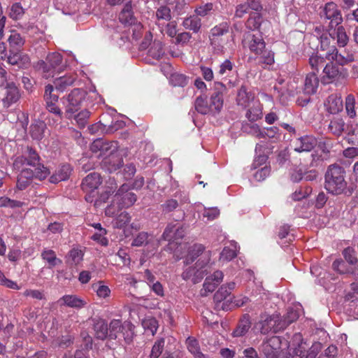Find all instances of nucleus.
<instances>
[{
    "label": "nucleus",
    "mask_w": 358,
    "mask_h": 358,
    "mask_svg": "<svg viewBox=\"0 0 358 358\" xmlns=\"http://www.w3.org/2000/svg\"><path fill=\"white\" fill-rule=\"evenodd\" d=\"M164 347V339L160 338L157 340L154 345L152 346L151 353L150 355V358H158L162 354Z\"/></svg>",
    "instance_id": "nucleus-61"
},
{
    "label": "nucleus",
    "mask_w": 358,
    "mask_h": 358,
    "mask_svg": "<svg viewBox=\"0 0 358 358\" xmlns=\"http://www.w3.org/2000/svg\"><path fill=\"white\" fill-rule=\"evenodd\" d=\"M108 184V185L105 187V191L100 196V199L103 202L108 199L110 195H111L117 187L114 179L110 178Z\"/></svg>",
    "instance_id": "nucleus-56"
},
{
    "label": "nucleus",
    "mask_w": 358,
    "mask_h": 358,
    "mask_svg": "<svg viewBox=\"0 0 358 358\" xmlns=\"http://www.w3.org/2000/svg\"><path fill=\"white\" fill-rule=\"evenodd\" d=\"M294 144L296 152H310L317 145V140L313 136H306L298 138Z\"/></svg>",
    "instance_id": "nucleus-18"
},
{
    "label": "nucleus",
    "mask_w": 358,
    "mask_h": 358,
    "mask_svg": "<svg viewBox=\"0 0 358 358\" xmlns=\"http://www.w3.org/2000/svg\"><path fill=\"white\" fill-rule=\"evenodd\" d=\"M324 58L317 55H312L309 58V64L311 66L313 71L318 72V68L322 66L324 64Z\"/></svg>",
    "instance_id": "nucleus-62"
},
{
    "label": "nucleus",
    "mask_w": 358,
    "mask_h": 358,
    "mask_svg": "<svg viewBox=\"0 0 358 358\" xmlns=\"http://www.w3.org/2000/svg\"><path fill=\"white\" fill-rule=\"evenodd\" d=\"M347 185L344 168L337 164L329 165L324 174V188L327 192L341 195L345 192Z\"/></svg>",
    "instance_id": "nucleus-1"
},
{
    "label": "nucleus",
    "mask_w": 358,
    "mask_h": 358,
    "mask_svg": "<svg viewBox=\"0 0 358 358\" xmlns=\"http://www.w3.org/2000/svg\"><path fill=\"white\" fill-rule=\"evenodd\" d=\"M94 336L99 340H104L108 336L109 329L104 320L98 319L94 322Z\"/></svg>",
    "instance_id": "nucleus-26"
},
{
    "label": "nucleus",
    "mask_w": 358,
    "mask_h": 358,
    "mask_svg": "<svg viewBox=\"0 0 358 358\" xmlns=\"http://www.w3.org/2000/svg\"><path fill=\"white\" fill-rule=\"evenodd\" d=\"M277 318L268 315H262L259 321L256 324L255 327L259 329L263 334H268L271 331L274 332L280 329V327H276Z\"/></svg>",
    "instance_id": "nucleus-14"
},
{
    "label": "nucleus",
    "mask_w": 358,
    "mask_h": 358,
    "mask_svg": "<svg viewBox=\"0 0 358 358\" xmlns=\"http://www.w3.org/2000/svg\"><path fill=\"white\" fill-rule=\"evenodd\" d=\"M354 60V54L350 51H346L345 50L342 52L338 51V54H336L335 62L341 66L347 65L349 63L352 62Z\"/></svg>",
    "instance_id": "nucleus-37"
},
{
    "label": "nucleus",
    "mask_w": 358,
    "mask_h": 358,
    "mask_svg": "<svg viewBox=\"0 0 358 358\" xmlns=\"http://www.w3.org/2000/svg\"><path fill=\"white\" fill-rule=\"evenodd\" d=\"M254 95L248 91L245 86H241L238 90L236 96V103L242 107L250 106V104L254 102Z\"/></svg>",
    "instance_id": "nucleus-24"
},
{
    "label": "nucleus",
    "mask_w": 358,
    "mask_h": 358,
    "mask_svg": "<svg viewBox=\"0 0 358 358\" xmlns=\"http://www.w3.org/2000/svg\"><path fill=\"white\" fill-rule=\"evenodd\" d=\"M57 302L60 306H65L76 309L82 308L87 304V302L84 299L73 294L64 295L61 297Z\"/></svg>",
    "instance_id": "nucleus-20"
},
{
    "label": "nucleus",
    "mask_w": 358,
    "mask_h": 358,
    "mask_svg": "<svg viewBox=\"0 0 358 358\" xmlns=\"http://www.w3.org/2000/svg\"><path fill=\"white\" fill-rule=\"evenodd\" d=\"M34 178V171L31 169H23L17 176V188L20 190H24L31 183Z\"/></svg>",
    "instance_id": "nucleus-22"
},
{
    "label": "nucleus",
    "mask_w": 358,
    "mask_h": 358,
    "mask_svg": "<svg viewBox=\"0 0 358 358\" xmlns=\"http://www.w3.org/2000/svg\"><path fill=\"white\" fill-rule=\"evenodd\" d=\"M76 79V76L73 74L65 75L55 78L54 85L56 90L63 92L67 87L73 84Z\"/></svg>",
    "instance_id": "nucleus-31"
},
{
    "label": "nucleus",
    "mask_w": 358,
    "mask_h": 358,
    "mask_svg": "<svg viewBox=\"0 0 358 358\" xmlns=\"http://www.w3.org/2000/svg\"><path fill=\"white\" fill-rule=\"evenodd\" d=\"M195 109L201 114H208L211 112L210 103L206 97L199 96L196 98L194 103Z\"/></svg>",
    "instance_id": "nucleus-38"
},
{
    "label": "nucleus",
    "mask_w": 358,
    "mask_h": 358,
    "mask_svg": "<svg viewBox=\"0 0 358 358\" xmlns=\"http://www.w3.org/2000/svg\"><path fill=\"white\" fill-rule=\"evenodd\" d=\"M224 274L221 271H216L213 275L208 276L203 285V289L201 290V295L206 296L208 293L215 290L217 287L222 282Z\"/></svg>",
    "instance_id": "nucleus-11"
},
{
    "label": "nucleus",
    "mask_w": 358,
    "mask_h": 358,
    "mask_svg": "<svg viewBox=\"0 0 358 358\" xmlns=\"http://www.w3.org/2000/svg\"><path fill=\"white\" fill-rule=\"evenodd\" d=\"M101 183V178L99 173H91L88 174L83 180L81 186L83 191L86 192H93Z\"/></svg>",
    "instance_id": "nucleus-17"
},
{
    "label": "nucleus",
    "mask_w": 358,
    "mask_h": 358,
    "mask_svg": "<svg viewBox=\"0 0 358 358\" xmlns=\"http://www.w3.org/2000/svg\"><path fill=\"white\" fill-rule=\"evenodd\" d=\"M123 322L120 320H113L110 321L108 327V337L110 339H116L118 335H120Z\"/></svg>",
    "instance_id": "nucleus-40"
},
{
    "label": "nucleus",
    "mask_w": 358,
    "mask_h": 358,
    "mask_svg": "<svg viewBox=\"0 0 358 358\" xmlns=\"http://www.w3.org/2000/svg\"><path fill=\"white\" fill-rule=\"evenodd\" d=\"M185 29L192 31L194 33L199 31L201 27V19L196 15L185 17L182 23Z\"/></svg>",
    "instance_id": "nucleus-33"
},
{
    "label": "nucleus",
    "mask_w": 358,
    "mask_h": 358,
    "mask_svg": "<svg viewBox=\"0 0 358 358\" xmlns=\"http://www.w3.org/2000/svg\"><path fill=\"white\" fill-rule=\"evenodd\" d=\"M281 338L279 336H272L264 341L260 349L266 358H278L281 351Z\"/></svg>",
    "instance_id": "nucleus-8"
},
{
    "label": "nucleus",
    "mask_w": 358,
    "mask_h": 358,
    "mask_svg": "<svg viewBox=\"0 0 358 358\" xmlns=\"http://www.w3.org/2000/svg\"><path fill=\"white\" fill-rule=\"evenodd\" d=\"M185 235V228L178 224H169L167 225L162 236L164 241H176L182 239Z\"/></svg>",
    "instance_id": "nucleus-12"
},
{
    "label": "nucleus",
    "mask_w": 358,
    "mask_h": 358,
    "mask_svg": "<svg viewBox=\"0 0 358 358\" xmlns=\"http://www.w3.org/2000/svg\"><path fill=\"white\" fill-rule=\"evenodd\" d=\"M117 215V217L113 221V226L115 228L122 229L130 222L131 217L129 213L125 211L121 212Z\"/></svg>",
    "instance_id": "nucleus-43"
},
{
    "label": "nucleus",
    "mask_w": 358,
    "mask_h": 358,
    "mask_svg": "<svg viewBox=\"0 0 358 358\" xmlns=\"http://www.w3.org/2000/svg\"><path fill=\"white\" fill-rule=\"evenodd\" d=\"M229 23H227V22H222L211 29L210 38H213V40L214 41V44L216 45L215 43H217L216 39L227 34L229 32Z\"/></svg>",
    "instance_id": "nucleus-35"
},
{
    "label": "nucleus",
    "mask_w": 358,
    "mask_h": 358,
    "mask_svg": "<svg viewBox=\"0 0 358 358\" xmlns=\"http://www.w3.org/2000/svg\"><path fill=\"white\" fill-rule=\"evenodd\" d=\"M155 17L157 21H170L171 19L170 8L167 6H160L155 11Z\"/></svg>",
    "instance_id": "nucleus-41"
},
{
    "label": "nucleus",
    "mask_w": 358,
    "mask_h": 358,
    "mask_svg": "<svg viewBox=\"0 0 358 358\" xmlns=\"http://www.w3.org/2000/svg\"><path fill=\"white\" fill-rule=\"evenodd\" d=\"M41 158L38 154L32 148L25 147L20 155L13 157V167L15 170H20L24 165L36 166L40 162Z\"/></svg>",
    "instance_id": "nucleus-4"
},
{
    "label": "nucleus",
    "mask_w": 358,
    "mask_h": 358,
    "mask_svg": "<svg viewBox=\"0 0 358 358\" xmlns=\"http://www.w3.org/2000/svg\"><path fill=\"white\" fill-rule=\"evenodd\" d=\"M345 110L350 118H354L356 116L355 99L352 94H348L345 98Z\"/></svg>",
    "instance_id": "nucleus-50"
},
{
    "label": "nucleus",
    "mask_w": 358,
    "mask_h": 358,
    "mask_svg": "<svg viewBox=\"0 0 358 358\" xmlns=\"http://www.w3.org/2000/svg\"><path fill=\"white\" fill-rule=\"evenodd\" d=\"M82 251L77 248L71 249L68 255V262L73 264H78L83 259Z\"/></svg>",
    "instance_id": "nucleus-60"
},
{
    "label": "nucleus",
    "mask_w": 358,
    "mask_h": 358,
    "mask_svg": "<svg viewBox=\"0 0 358 358\" xmlns=\"http://www.w3.org/2000/svg\"><path fill=\"white\" fill-rule=\"evenodd\" d=\"M163 45L159 41H155L149 50V55L154 59H159L164 55Z\"/></svg>",
    "instance_id": "nucleus-54"
},
{
    "label": "nucleus",
    "mask_w": 358,
    "mask_h": 358,
    "mask_svg": "<svg viewBox=\"0 0 358 358\" xmlns=\"http://www.w3.org/2000/svg\"><path fill=\"white\" fill-rule=\"evenodd\" d=\"M62 62V56L58 52H52L47 55L45 61H40L38 68L42 71L43 77L49 78L54 77L55 72L60 70V64Z\"/></svg>",
    "instance_id": "nucleus-3"
},
{
    "label": "nucleus",
    "mask_w": 358,
    "mask_h": 358,
    "mask_svg": "<svg viewBox=\"0 0 358 358\" xmlns=\"http://www.w3.org/2000/svg\"><path fill=\"white\" fill-rule=\"evenodd\" d=\"M114 198L115 199L117 204L124 208H127L133 206L137 200L136 195L129 191V187L126 184L122 185L118 189Z\"/></svg>",
    "instance_id": "nucleus-9"
},
{
    "label": "nucleus",
    "mask_w": 358,
    "mask_h": 358,
    "mask_svg": "<svg viewBox=\"0 0 358 358\" xmlns=\"http://www.w3.org/2000/svg\"><path fill=\"white\" fill-rule=\"evenodd\" d=\"M86 95L87 92L85 90L76 88L66 96V115L67 118L71 119L73 113L80 108Z\"/></svg>",
    "instance_id": "nucleus-7"
},
{
    "label": "nucleus",
    "mask_w": 358,
    "mask_h": 358,
    "mask_svg": "<svg viewBox=\"0 0 358 358\" xmlns=\"http://www.w3.org/2000/svg\"><path fill=\"white\" fill-rule=\"evenodd\" d=\"M262 22V16L259 13H252L246 22V27L252 30L258 29Z\"/></svg>",
    "instance_id": "nucleus-45"
},
{
    "label": "nucleus",
    "mask_w": 358,
    "mask_h": 358,
    "mask_svg": "<svg viewBox=\"0 0 358 358\" xmlns=\"http://www.w3.org/2000/svg\"><path fill=\"white\" fill-rule=\"evenodd\" d=\"M150 234L145 231L139 232L132 241L131 245L135 247H142L149 243Z\"/></svg>",
    "instance_id": "nucleus-48"
},
{
    "label": "nucleus",
    "mask_w": 358,
    "mask_h": 358,
    "mask_svg": "<svg viewBox=\"0 0 358 358\" xmlns=\"http://www.w3.org/2000/svg\"><path fill=\"white\" fill-rule=\"evenodd\" d=\"M41 257L48 264L49 268H52L62 263V260L57 257L55 252L51 249L43 250Z\"/></svg>",
    "instance_id": "nucleus-29"
},
{
    "label": "nucleus",
    "mask_w": 358,
    "mask_h": 358,
    "mask_svg": "<svg viewBox=\"0 0 358 358\" xmlns=\"http://www.w3.org/2000/svg\"><path fill=\"white\" fill-rule=\"evenodd\" d=\"M134 326L130 322H123L120 335L127 343H129L132 341L134 335Z\"/></svg>",
    "instance_id": "nucleus-39"
},
{
    "label": "nucleus",
    "mask_w": 358,
    "mask_h": 358,
    "mask_svg": "<svg viewBox=\"0 0 358 358\" xmlns=\"http://www.w3.org/2000/svg\"><path fill=\"white\" fill-rule=\"evenodd\" d=\"M300 315V312L298 309L294 308H289L287 310V314L284 316V319L279 325H280V329H285L291 323L296 321Z\"/></svg>",
    "instance_id": "nucleus-36"
},
{
    "label": "nucleus",
    "mask_w": 358,
    "mask_h": 358,
    "mask_svg": "<svg viewBox=\"0 0 358 358\" xmlns=\"http://www.w3.org/2000/svg\"><path fill=\"white\" fill-rule=\"evenodd\" d=\"M243 129L244 132L250 134L253 136H255L258 138H262L264 136L262 130L257 124H246L243 125Z\"/></svg>",
    "instance_id": "nucleus-47"
},
{
    "label": "nucleus",
    "mask_w": 358,
    "mask_h": 358,
    "mask_svg": "<svg viewBox=\"0 0 358 358\" xmlns=\"http://www.w3.org/2000/svg\"><path fill=\"white\" fill-rule=\"evenodd\" d=\"M73 338L71 336L66 335L58 337L52 342L54 348H66L73 344Z\"/></svg>",
    "instance_id": "nucleus-46"
},
{
    "label": "nucleus",
    "mask_w": 358,
    "mask_h": 358,
    "mask_svg": "<svg viewBox=\"0 0 358 358\" xmlns=\"http://www.w3.org/2000/svg\"><path fill=\"white\" fill-rule=\"evenodd\" d=\"M187 344L189 351L193 354L196 358H204V355L200 352L199 343L196 340L189 338Z\"/></svg>",
    "instance_id": "nucleus-57"
},
{
    "label": "nucleus",
    "mask_w": 358,
    "mask_h": 358,
    "mask_svg": "<svg viewBox=\"0 0 358 358\" xmlns=\"http://www.w3.org/2000/svg\"><path fill=\"white\" fill-rule=\"evenodd\" d=\"M259 55H260V59L264 64L271 65L274 63V53L271 50L265 48Z\"/></svg>",
    "instance_id": "nucleus-64"
},
{
    "label": "nucleus",
    "mask_w": 358,
    "mask_h": 358,
    "mask_svg": "<svg viewBox=\"0 0 358 358\" xmlns=\"http://www.w3.org/2000/svg\"><path fill=\"white\" fill-rule=\"evenodd\" d=\"M113 150L114 149L110 152V155L102 162L103 166L110 173L117 171L123 164L122 158L118 154L114 153Z\"/></svg>",
    "instance_id": "nucleus-19"
},
{
    "label": "nucleus",
    "mask_w": 358,
    "mask_h": 358,
    "mask_svg": "<svg viewBox=\"0 0 358 358\" xmlns=\"http://www.w3.org/2000/svg\"><path fill=\"white\" fill-rule=\"evenodd\" d=\"M35 170L34 171V178L40 180L45 179L50 173L49 169L45 167L43 164H41L40 162L36 166Z\"/></svg>",
    "instance_id": "nucleus-55"
},
{
    "label": "nucleus",
    "mask_w": 358,
    "mask_h": 358,
    "mask_svg": "<svg viewBox=\"0 0 358 358\" xmlns=\"http://www.w3.org/2000/svg\"><path fill=\"white\" fill-rule=\"evenodd\" d=\"M242 43L244 47L248 48L256 55L262 53V50L266 48V43L260 34L248 33L244 36Z\"/></svg>",
    "instance_id": "nucleus-10"
},
{
    "label": "nucleus",
    "mask_w": 358,
    "mask_h": 358,
    "mask_svg": "<svg viewBox=\"0 0 358 358\" xmlns=\"http://www.w3.org/2000/svg\"><path fill=\"white\" fill-rule=\"evenodd\" d=\"M324 104L327 110L331 114L338 113L343 107L341 96L337 94L329 95Z\"/></svg>",
    "instance_id": "nucleus-23"
},
{
    "label": "nucleus",
    "mask_w": 358,
    "mask_h": 358,
    "mask_svg": "<svg viewBox=\"0 0 358 358\" xmlns=\"http://www.w3.org/2000/svg\"><path fill=\"white\" fill-rule=\"evenodd\" d=\"M234 67V64L229 59H225L219 66L217 74L222 77H227L232 72Z\"/></svg>",
    "instance_id": "nucleus-44"
},
{
    "label": "nucleus",
    "mask_w": 358,
    "mask_h": 358,
    "mask_svg": "<svg viewBox=\"0 0 358 358\" xmlns=\"http://www.w3.org/2000/svg\"><path fill=\"white\" fill-rule=\"evenodd\" d=\"M92 287L98 296L101 298H106L110 296V289L108 286L103 285L101 281H99L97 284H94Z\"/></svg>",
    "instance_id": "nucleus-58"
},
{
    "label": "nucleus",
    "mask_w": 358,
    "mask_h": 358,
    "mask_svg": "<svg viewBox=\"0 0 358 358\" xmlns=\"http://www.w3.org/2000/svg\"><path fill=\"white\" fill-rule=\"evenodd\" d=\"M215 91L213 93L210 99V106L211 112H219L223 106L222 92L225 90V86L220 82H215Z\"/></svg>",
    "instance_id": "nucleus-15"
},
{
    "label": "nucleus",
    "mask_w": 358,
    "mask_h": 358,
    "mask_svg": "<svg viewBox=\"0 0 358 358\" xmlns=\"http://www.w3.org/2000/svg\"><path fill=\"white\" fill-rule=\"evenodd\" d=\"M90 116V112L87 110H83L75 115L76 120L78 126L81 128L85 127L87 123V120Z\"/></svg>",
    "instance_id": "nucleus-63"
},
{
    "label": "nucleus",
    "mask_w": 358,
    "mask_h": 358,
    "mask_svg": "<svg viewBox=\"0 0 358 358\" xmlns=\"http://www.w3.org/2000/svg\"><path fill=\"white\" fill-rule=\"evenodd\" d=\"M251 322L248 315H245L240 320L236 329L233 331L232 335L234 337H240L244 336L250 329Z\"/></svg>",
    "instance_id": "nucleus-34"
},
{
    "label": "nucleus",
    "mask_w": 358,
    "mask_h": 358,
    "mask_svg": "<svg viewBox=\"0 0 358 358\" xmlns=\"http://www.w3.org/2000/svg\"><path fill=\"white\" fill-rule=\"evenodd\" d=\"M71 172V169L69 164H64L59 167L55 173L50 178V181L52 183H57L59 182L66 180L69 178Z\"/></svg>",
    "instance_id": "nucleus-28"
},
{
    "label": "nucleus",
    "mask_w": 358,
    "mask_h": 358,
    "mask_svg": "<svg viewBox=\"0 0 358 358\" xmlns=\"http://www.w3.org/2000/svg\"><path fill=\"white\" fill-rule=\"evenodd\" d=\"M24 13V10L20 3H15L12 5L10 10V17L13 20L22 18Z\"/></svg>",
    "instance_id": "nucleus-59"
},
{
    "label": "nucleus",
    "mask_w": 358,
    "mask_h": 358,
    "mask_svg": "<svg viewBox=\"0 0 358 358\" xmlns=\"http://www.w3.org/2000/svg\"><path fill=\"white\" fill-rule=\"evenodd\" d=\"M252 106L246 112L245 116L249 121L253 122H255L262 117V107L259 101H254L252 103Z\"/></svg>",
    "instance_id": "nucleus-32"
},
{
    "label": "nucleus",
    "mask_w": 358,
    "mask_h": 358,
    "mask_svg": "<svg viewBox=\"0 0 358 358\" xmlns=\"http://www.w3.org/2000/svg\"><path fill=\"white\" fill-rule=\"evenodd\" d=\"M204 247L201 244H194L191 246L189 250L187 255L185 258L184 263L186 265H189L192 264L199 255H201V257H203V254L207 252L208 251H204Z\"/></svg>",
    "instance_id": "nucleus-27"
},
{
    "label": "nucleus",
    "mask_w": 358,
    "mask_h": 358,
    "mask_svg": "<svg viewBox=\"0 0 358 358\" xmlns=\"http://www.w3.org/2000/svg\"><path fill=\"white\" fill-rule=\"evenodd\" d=\"M142 325L146 331H149L153 336L157 331L158 322L153 317H148L143 320Z\"/></svg>",
    "instance_id": "nucleus-52"
},
{
    "label": "nucleus",
    "mask_w": 358,
    "mask_h": 358,
    "mask_svg": "<svg viewBox=\"0 0 358 358\" xmlns=\"http://www.w3.org/2000/svg\"><path fill=\"white\" fill-rule=\"evenodd\" d=\"M334 271L340 274H351L358 282V268H352L342 259H336L332 264Z\"/></svg>",
    "instance_id": "nucleus-21"
},
{
    "label": "nucleus",
    "mask_w": 358,
    "mask_h": 358,
    "mask_svg": "<svg viewBox=\"0 0 358 358\" xmlns=\"http://www.w3.org/2000/svg\"><path fill=\"white\" fill-rule=\"evenodd\" d=\"M319 85V80L316 75V72L309 73L305 79L304 92L306 94H313L317 92Z\"/></svg>",
    "instance_id": "nucleus-25"
},
{
    "label": "nucleus",
    "mask_w": 358,
    "mask_h": 358,
    "mask_svg": "<svg viewBox=\"0 0 358 358\" xmlns=\"http://www.w3.org/2000/svg\"><path fill=\"white\" fill-rule=\"evenodd\" d=\"M320 16L325 21H329L331 28L336 27L343 22L342 14L338 6L332 1L328 2L324 6Z\"/></svg>",
    "instance_id": "nucleus-6"
},
{
    "label": "nucleus",
    "mask_w": 358,
    "mask_h": 358,
    "mask_svg": "<svg viewBox=\"0 0 358 358\" xmlns=\"http://www.w3.org/2000/svg\"><path fill=\"white\" fill-rule=\"evenodd\" d=\"M10 46L19 48L24 45V40L21 35L15 31H11L8 39Z\"/></svg>",
    "instance_id": "nucleus-51"
},
{
    "label": "nucleus",
    "mask_w": 358,
    "mask_h": 358,
    "mask_svg": "<svg viewBox=\"0 0 358 358\" xmlns=\"http://www.w3.org/2000/svg\"><path fill=\"white\" fill-rule=\"evenodd\" d=\"M170 83L176 87H185L187 85L188 80L187 77L181 73H173L169 77Z\"/></svg>",
    "instance_id": "nucleus-42"
},
{
    "label": "nucleus",
    "mask_w": 358,
    "mask_h": 358,
    "mask_svg": "<svg viewBox=\"0 0 358 358\" xmlns=\"http://www.w3.org/2000/svg\"><path fill=\"white\" fill-rule=\"evenodd\" d=\"M328 129L334 136H340L345 131V123L341 117H334L329 122Z\"/></svg>",
    "instance_id": "nucleus-30"
},
{
    "label": "nucleus",
    "mask_w": 358,
    "mask_h": 358,
    "mask_svg": "<svg viewBox=\"0 0 358 358\" xmlns=\"http://www.w3.org/2000/svg\"><path fill=\"white\" fill-rule=\"evenodd\" d=\"M211 252H207L196 262L194 267L186 268L182 273V279H191L194 284L199 282L209 272Z\"/></svg>",
    "instance_id": "nucleus-2"
},
{
    "label": "nucleus",
    "mask_w": 358,
    "mask_h": 358,
    "mask_svg": "<svg viewBox=\"0 0 358 358\" xmlns=\"http://www.w3.org/2000/svg\"><path fill=\"white\" fill-rule=\"evenodd\" d=\"M337 43L339 47H345L348 41L349 37L343 26H339L336 31Z\"/></svg>",
    "instance_id": "nucleus-49"
},
{
    "label": "nucleus",
    "mask_w": 358,
    "mask_h": 358,
    "mask_svg": "<svg viewBox=\"0 0 358 358\" xmlns=\"http://www.w3.org/2000/svg\"><path fill=\"white\" fill-rule=\"evenodd\" d=\"M136 17L134 15L131 1H128L124 5L119 14V20L126 26H130L136 22Z\"/></svg>",
    "instance_id": "nucleus-16"
},
{
    "label": "nucleus",
    "mask_w": 358,
    "mask_h": 358,
    "mask_svg": "<svg viewBox=\"0 0 358 358\" xmlns=\"http://www.w3.org/2000/svg\"><path fill=\"white\" fill-rule=\"evenodd\" d=\"M348 77V71L345 69L339 67L333 62H329L324 66L321 81L324 84H329L339 82Z\"/></svg>",
    "instance_id": "nucleus-5"
},
{
    "label": "nucleus",
    "mask_w": 358,
    "mask_h": 358,
    "mask_svg": "<svg viewBox=\"0 0 358 358\" xmlns=\"http://www.w3.org/2000/svg\"><path fill=\"white\" fill-rule=\"evenodd\" d=\"M343 257L348 264L352 268L357 267V259L355 251L351 248H345L343 252Z\"/></svg>",
    "instance_id": "nucleus-53"
},
{
    "label": "nucleus",
    "mask_w": 358,
    "mask_h": 358,
    "mask_svg": "<svg viewBox=\"0 0 358 358\" xmlns=\"http://www.w3.org/2000/svg\"><path fill=\"white\" fill-rule=\"evenodd\" d=\"M2 90L4 95L2 101L6 107L15 103L20 96L19 90L13 82L7 83Z\"/></svg>",
    "instance_id": "nucleus-13"
}]
</instances>
